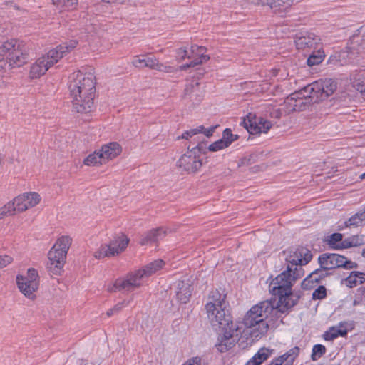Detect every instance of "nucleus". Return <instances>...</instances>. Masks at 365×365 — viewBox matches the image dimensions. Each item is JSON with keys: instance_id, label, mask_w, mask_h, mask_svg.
<instances>
[{"instance_id": "3c124183", "label": "nucleus", "mask_w": 365, "mask_h": 365, "mask_svg": "<svg viewBox=\"0 0 365 365\" xmlns=\"http://www.w3.org/2000/svg\"><path fill=\"white\" fill-rule=\"evenodd\" d=\"M23 279H29V281L31 282H39L38 272L33 268H30L28 269L27 275L23 276Z\"/></svg>"}, {"instance_id": "09e8293b", "label": "nucleus", "mask_w": 365, "mask_h": 365, "mask_svg": "<svg viewBox=\"0 0 365 365\" xmlns=\"http://www.w3.org/2000/svg\"><path fill=\"white\" fill-rule=\"evenodd\" d=\"M238 136L237 135H234L232 133V130L230 128H226L222 133V138L221 140H225L226 143L230 142V145L237 140Z\"/></svg>"}, {"instance_id": "58836bf2", "label": "nucleus", "mask_w": 365, "mask_h": 365, "mask_svg": "<svg viewBox=\"0 0 365 365\" xmlns=\"http://www.w3.org/2000/svg\"><path fill=\"white\" fill-rule=\"evenodd\" d=\"M54 5L65 8L66 9H72L78 4V0H52Z\"/></svg>"}, {"instance_id": "7ed1b4c3", "label": "nucleus", "mask_w": 365, "mask_h": 365, "mask_svg": "<svg viewBox=\"0 0 365 365\" xmlns=\"http://www.w3.org/2000/svg\"><path fill=\"white\" fill-rule=\"evenodd\" d=\"M28 60L29 54L25 46L18 41L11 40L0 46V71L20 67Z\"/></svg>"}, {"instance_id": "f704fd0d", "label": "nucleus", "mask_w": 365, "mask_h": 365, "mask_svg": "<svg viewBox=\"0 0 365 365\" xmlns=\"http://www.w3.org/2000/svg\"><path fill=\"white\" fill-rule=\"evenodd\" d=\"M347 334L346 329H337L334 327L329 329L324 334V339L327 341L333 340L338 336H345Z\"/></svg>"}, {"instance_id": "b1692460", "label": "nucleus", "mask_w": 365, "mask_h": 365, "mask_svg": "<svg viewBox=\"0 0 365 365\" xmlns=\"http://www.w3.org/2000/svg\"><path fill=\"white\" fill-rule=\"evenodd\" d=\"M176 296L179 302L186 304L192 294V289L189 281H179L177 284Z\"/></svg>"}, {"instance_id": "c9c22d12", "label": "nucleus", "mask_w": 365, "mask_h": 365, "mask_svg": "<svg viewBox=\"0 0 365 365\" xmlns=\"http://www.w3.org/2000/svg\"><path fill=\"white\" fill-rule=\"evenodd\" d=\"M317 51H313V53L309 56L307 58V65L309 66H313L319 64L324 58V52L321 51L320 48H317Z\"/></svg>"}, {"instance_id": "9d476101", "label": "nucleus", "mask_w": 365, "mask_h": 365, "mask_svg": "<svg viewBox=\"0 0 365 365\" xmlns=\"http://www.w3.org/2000/svg\"><path fill=\"white\" fill-rule=\"evenodd\" d=\"M284 257L287 267H293L298 269L302 266L308 264L312 259V252L307 248L299 247L296 248H289L282 252Z\"/></svg>"}, {"instance_id": "4d7b16f0", "label": "nucleus", "mask_w": 365, "mask_h": 365, "mask_svg": "<svg viewBox=\"0 0 365 365\" xmlns=\"http://www.w3.org/2000/svg\"><path fill=\"white\" fill-rule=\"evenodd\" d=\"M12 262V258L9 255H0V268L6 267Z\"/></svg>"}, {"instance_id": "6e6552de", "label": "nucleus", "mask_w": 365, "mask_h": 365, "mask_svg": "<svg viewBox=\"0 0 365 365\" xmlns=\"http://www.w3.org/2000/svg\"><path fill=\"white\" fill-rule=\"evenodd\" d=\"M187 149V152L178 160L177 165L188 173H195L202 165L200 153L202 152L205 153L204 148L201 143H198L192 149H190V146H188Z\"/></svg>"}, {"instance_id": "423d86ee", "label": "nucleus", "mask_w": 365, "mask_h": 365, "mask_svg": "<svg viewBox=\"0 0 365 365\" xmlns=\"http://www.w3.org/2000/svg\"><path fill=\"white\" fill-rule=\"evenodd\" d=\"M95 94L96 87L70 93L73 110L81 114L91 113L95 109Z\"/></svg>"}, {"instance_id": "c03bdc74", "label": "nucleus", "mask_w": 365, "mask_h": 365, "mask_svg": "<svg viewBox=\"0 0 365 365\" xmlns=\"http://www.w3.org/2000/svg\"><path fill=\"white\" fill-rule=\"evenodd\" d=\"M343 235L341 233H334L331 235L328 240V244L333 248H336L342 242Z\"/></svg>"}, {"instance_id": "4c0bfd02", "label": "nucleus", "mask_w": 365, "mask_h": 365, "mask_svg": "<svg viewBox=\"0 0 365 365\" xmlns=\"http://www.w3.org/2000/svg\"><path fill=\"white\" fill-rule=\"evenodd\" d=\"M272 353V350L263 347L259 349L253 356L261 364L271 356Z\"/></svg>"}, {"instance_id": "6e6d98bb", "label": "nucleus", "mask_w": 365, "mask_h": 365, "mask_svg": "<svg viewBox=\"0 0 365 365\" xmlns=\"http://www.w3.org/2000/svg\"><path fill=\"white\" fill-rule=\"evenodd\" d=\"M200 57L198 58H196L193 60V64L192 65H200L204 62L207 61L210 59V56L207 55H205L204 52H202L199 54Z\"/></svg>"}, {"instance_id": "c85d7f7f", "label": "nucleus", "mask_w": 365, "mask_h": 365, "mask_svg": "<svg viewBox=\"0 0 365 365\" xmlns=\"http://www.w3.org/2000/svg\"><path fill=\"white\" fill-rule=\"evenodd\" d=\"M165 262L162 259L155 260L139 269L143 277L148 278L157 271L160 270L164 266Z\"/></svg>"}, {"instance_id": "1a4fd4ad", "label": "nucleus", "mask_w": 365, "mask_h": 365, "mask_svg": "<svg viewBox=\"0 0 365 365\" xmlns=\"http://www.w3.org/2000/svg\"><path fill=\"white\" fill-rule=\"evenodd\" d=\"M205 309L212 327L219 328L222 331L237 326V324H233L230 313L225 305L219 309H215L213 305L206 304Z\"/></svg>"}, {"instance_id": "5fc2aeb1", "label": "nucleus", "mask_w": 365, "mask_h": 365, "mask_svg": "<svg viewBox=\"0 0 365 365\" xmlns=\"http://www.w3.org/2000/svg\"><path fill=\"white\" fill-rule=\"evenodd\" d=\"M177 58L179 61H183L186 58H190L191 56H187V51L182 48H180L177 50Z\"/></svg>"}, {"instance_id": "aec40b11", "label": "nucleus", "mask_w": 365, "mask_h": 365, "mask_svg": "<svg viewBox=\"0 0 365 365\" xmlns=\"http://www.w3.org/2000/svg\"><path fill=\"white\" fill-rule=\"evenodd\" d=\"M297 95H299L306 101H309V104H314L320 101L319 97V90L317 87L316 81L313 82L298 91H295Z\"/></svg>"}, {"instance_id": "2f4dec72", "label": "nucleus", "mask_w": 365, "mask_h": 365, "mask_svg": "<svg viewBox=\"0 0 365 365\" xmlns=\"http://www.w3.org/2000/svg\"><path fill=\"white\" fill-rule=\"evenodd\" d=\"M156 61V58L153 56H148L144 58H140L139 56H135L132 64L139 68H149L153 69Z\"/></svg>"}, {"instance_id": "a18cd8bd", "label": "nucleus", "mask_w": 365, "mask_h": 365, "mask_svg": "<svg viewBox=\"0 0 365 365\" xmlns=\"http://www.w3.org/2000/svg\"><path fill=\"white\" fill-rule=\"evenodd\" d=\"M327 297V289L324 286H319L312 293L313 299H322Z\"/></svg>"}, {"instance_id": "dca6fc26", "label": "nucleus", "mask_w": 365, "mask_h": 365, "mask_svg": "<svg viewBox=\"0 0 365 365\" xmlns=\"http://www.w3.org/2000/svg\"><path fill=\"white\" fill-rule=\"evenodd\" d=\"M284 112L290 114L306 110L310 105L296 92L291 93L284 101Z\"/></svg>"}, {"instance_id": "a878e982", "label": "nucleus", "mask_w": 365, "mask_h": 365, "mask_svg": "<svg viewBox=\"0 0 365 365\" xmlns=\"http://www.w3.org/2000/svg\"><path fill=\"white\" fill-rule=\"evenodd\" d=\"M215 130V127H211L208 129L205 128L203 125H200L196 128L191 129L190 130H187L182 134V135L178 136L177 140L180 139H185L188 140L190 138L197 135L199 133H203L207 137H210L212 135Z\"/></svg>"}, {"instance_id": "ea45409f", "label": "nucleus", "mask_w": 365, "mask_h": 365, "mask_svg": "<svg viewBox=\"0 0 365 365\" xmlns=\"http://www.w3.org/2000/svg\"><path fill=\"white\" fill-rule=\"evenodd\" d=\"M326 353V347L322 344H316L313 346L311 358L313 361L318 360Z\"/></svg>"}, {"instance_id": "5701e85b", "label": "nucleus", "mask_w": 365, "mask_h": 365, "mask_svg": "<svg viewBox=\"0 0 365 365\" xmlns=\"http://www.w3.org/2000/svg\"><path fill=\"white\" fill-rule=\"evenodd\" d=\"M104 163L118 156L122 152L121 146L116 142L103 145L99 150Z\"/></svg>"}, {"instance_id": "49530a36", "label": "nucleus", "mask_w": 365, "mask_h": 365, "mask_svg": "<svg viewBox=\"0 0 365 365\" xmlns=\"http://www.w3.org/2000/svg\"><path fill=\"white\" fill-rule=\"evenodd\" d=\"M299 354V348L294 346L285 353L286 357L289 358V364L292 365L293 362Z\"/></svg>"}, {"instance_id": "a211bd4d", "label": "nucleus", "mask_w": 365, "mask_h": 365, "mask_svg": "<svg viewBox=\"0 0 365 365\" xmlns=\"http://www.w3.org/2000/svg\"><path fill=\"white\" fill-rule=\"evenodd\" d=\"M16 283L20 292L28 299L34 300L36 297V292L39 287V282H31L27 279H23V276L16 277Z\"/></svg>"}, {"instance_id": "2eb2a0df", "label": "nucleus", "mask_w": 365, "mask_h": 365, "mask_svg": "<svg viewBox=\"0 0 365 365\" xmlns=\"http://www.w3.org/2000/svg\"><path fill=\"white\" fill-rule=\"evenodd\" d=\"M294 43L298 50L317 49L320 44L321 38L309 31H302L296 34Z\"/></svg>"}, {"instance_id": "7c9ffc66", "label": "nucleus", "mask_w": 365, "mask_h": 365, "mask_svg": "<svg viewBox=\"0 0 365 365\" xmlns=\"http://www.w3.org/2000/svg\"><path fill=\"white\" fill-rule=\"evenodd\" d=\"M347 286L349 287H356L357 284H361L365 282V273L352 271L345 279Z\"/></svg>"}, {"instance_id": "cd10ccee", "label": "nucleus", "mask_w": 365, "mask_h": 365, "mask_svg": "<svg viewBox=\"0 0 365 365\" xmlns=\"http://www.w3.org/2000/svg\"><path fill=\"white\" fill-rule=\"evenodd\" d=\"M344 227L349 228H356L365 225V210L356 212L344 222Z\"/></svg>"}, {"instance_id": "13d9d810", "label": "nucleus", "mask_w": 365, "mask_h": 365, "mask_svg": "<svg viewBox=\"0 0 365 365\" xmlns=\"http://www.w3.org/2000/svg\"><path fill=\"white\" fill-rule=\"evenodd\" d=\"M206 51V48L204 46H199L197 45H193L191 46V53L192 55H199L202 52H205Z\"/></svg>"}, {"instance_id": "6ab92c4d", "label": "nucleus", "mask_w": 365, "mask_h": 365, "mask_svg": "<svg viewBox=\"0 0 365 365\" xmlns=\"http://www.w3.org/2000/svg\"><path fill=\"white\" fill-rule=\"evenodd\" d=\"M200 83L196 81H192L185 88L183 98L189 100L193 104L199 103L203 98V91L200 88Z\"/></svg>"}, {"instance_id": "8fccbe9b", "label": "nucleus", "mask_w": 365, "mask_h": 365, "mask_svg": "<svg viewBox=\"0 0 365 365\" xmlns=\"http://www.w3.org/2000/svg\"><path fill=\"white\" fill-rule=\"evenodd\" d=\"M13 205L9 204V202L0 208V220L3 219L4 217L14 215L12 212Z\"/></svg>"}, {"instance_id": "f03ea898", "label": "nucleus", "mask_w": 365, "mask_h": 365, "mask_svg": "<svg viewBox=\"0 0 365 365\" xmlns=\"http://www.w3.org/2000/svg\"><path fill=\"white\" fill-rule=\"evenodd\" d=\"M274 309H276L274 301L260 302L247 311L239 325L251 329L249 332L251 340H257L267 332L269 324L265 319Z\"/></svg>"}, {"instance_id": "ddd939ff", "label": "nucleus", "mask_w": 365, "mask_h": 365, "mask_svg": "<svg viewBox=\"0 0 365 365\" xmlns=\"http://www.w3.org/2000/svg\"><path fill=\"white\" fill-rule=\"evenodd\" d=\"M241 125H243L250 134L267 133L272 125L270 121L262 117L257 118L255 114L251 113L244 118Z\"/></svg>"}, {"instance_id": "39448f33", "label": "nucleus", "mask_w": 365, "mask_h": 365, "mask_svg": "<svg viewBox=\"0 0 365 365\" xmlns=\"http://www.w3.org/2000/svg\"><path fill=\"white\" fill-rule=\"evenodd\" d=\"M71 243L72 239L69 236H61L48 252V257L50 262L48 269L54 274L58 275L61 273Z\"/></svg>"}, {"instance_id": "20e7f679", "label": "nucleus", "mask_w": 365, "mask_h": 365, "mask_svg": "<svg viewBox=\"0 0 365 365\" xmlns=\"http://www.w3.org/2000/svg\"><path fill=\"white\" fill-rule=\"evenodd\" d=\"M78 44L76 41H70L59 45L55 49L51 50L46 56L38 58L31 66L30 77L38 78L48 70L54 63H57L63 56L70 52Z\"/></svg>"}, {"instance_id": "f3484780", "label": "nucleus", "mask_w": 365, "mask_h": 365, "mask_svg": "<svg viewBox=\"0 0 365 365\" xmlns=\"http://www.w3.org/2000/svg\"><path fill=\"white\" fill-rule=\"evenodd\" d=\"M344 256L336 253H324L319 255L318 262L323 269L341 268Z\"/></svg>"}, {"instance_id": "412c9836", "label": "nucleus", "mask_w": 365, "mask_h": 365, "mask_svg": "<svg viewBox=\"0 0 365 365\" xmlns=\"http://www.w3.org/2000/svg\"><path fill=\"white\" fill-rule=\"evenodd\" d=\"M316 84L320 101L331 96L336 89V83L331 78L317 81Z\"/></svg>"}, {"instance_id": "72a5a7b5", "label": "nucleus", "mask_w": 365, "mask_h": 365, "mask_svg": "<svg viewBox=\"0 0 365 365\" xmlns=\"http://www.w3.org/2000/svg\"><path fill=\"white\" fill-rule=\"evenodd\" d=\"M83 163L88 166H95L98 165H102L104 163L103 158H101V155L100 151H95L94 153L88 155L83 160Z\"/></svg>"}, {"instance_id": "c756f323", "label": "nucleus", "mask_w": 365, "mask_h": 365, "mask_svg": "<svg viewBox=\"0 0 365 365\" xmlns=\"http://www.w3.org/2000/svg\"><path fill=\"white\" fill-rule=\"evenodd\" d=\"M226 295L220 292L218 289L212 290L209 294V302L207 304L213 305L215 309H219L225 305Z\"/></svg>"}, {"instance_id": "473e14b6", "label": "nucleus", "mask_w": 365, "mask_h": 365, "mask_svg": "<svg viewBox=\"0 0 365 365\" xmlns=\"http://www.w3.org/2000/svg\"><path fill=\"white\" fill-rule=\"evenodd\" d=\"M9 204L13 205L12 212L14 215L15 214V212H21L27 210L25 197L24 195H19L14 198L13 201L9 202Z\"/></svg>"}, {"instance_id": "0eeeda50", "label": "nucleus", "mask_w": 365, "mask_h": 365, "mask_svg": "<svg viewBox=\"0 0 365 365\" xmlns=\"http://www.w3.org/2000/svg\"><path fill=\"white\" fill-rule=\"evenodd\" d=\"M129 241L124 234L116 235L108 244L101 245L94 252L93 256L98 259L118 256L125 250Z\"/></svg>"}, {"instance_id": "37998d69", "label": "nucleus", "mask_w": 365, "mask_h": 365, "mask_svg": "<svg viewBox=\"0 0 365 365\" xmlns=\"http://www.w3.org/2000/svg\"><path fill=\"white\" fill-rule=\"evenodd\" d=\"M328 269H323L321 267L319 269H317L312 272L311 274L315 275L314 278V282L319 283L322 279L329 275L328 272H327Z\"/></svg>"}, {"instance_id": "4468645a", "label": "nucleus", "mask_w": 365, "mask_h": 365, "mask_svg": "<svg viewBox=\"0 0 365 365\" xmlns=\"http://www.w3.org/2000/svg\"><path fill=\"white\" fill-rule=\"evenodd\" d=\"M242 327L237 324V327H231L227 330H222V335L219 339V342L216 344L217 350L220 352H225L232 349L239 336L245 330H242Z\"/></svg>"}, {"instance_id": "f8f14e48", "label": "nucleus", "mask_w": 365, "mask_h": 365, "mask_svg": "<svg viewBox=\"0 0 365 365\" xmlns=\"http://www.w3.org/2000/svg\"><path fill=\"white\" fill-rule=\"evenodd\" d=\"M95 87L96 81L93 73L78 71L69 76L68 90L70 93H76V91H81L86 88H93Z\"/></svg>"}, {"instance_id": "79ce46f5", "label": "nucleus", "mask_w": 365, "mask_h": 365, "mask_svg": "<svg viewBox=\"0 0 365 365\" xmlns=\"http://www.w3.org/2000/svg\"><path fill=\"white\" fill-rule=\"evenodd\" d=\"M230 145V142L226 143L225 140L221 139L215 141L210 144L208 147L210 151L215 152L223 148H227Z\"/></svg>"}, {"instance_id": "f257e3e1", "label": "nucleus", "mask_w": 365, "mask_h": 365, "mask_svg": "<svg viewBox=\"0 0 365 365\" xmlns=\"http://www.w3.org/2000/svg\"><path fill=\"white\" fill-rule=\"evenodd\" d=\"M302 275V268L287 267L285 270L272 279L269 284V291L272 295L279 298L275 305L277 312L282 314L287 313L297 304L300 295L292 292V287Z\"/></svg>"}, {"instance_id": "4be33fe9", "label": "nucleus", "mask_w": 365, "mask_h": 365, "mask_svg": "<svg viewBox=\"0 0 365 365\" xmlns=\"http://www.w3.org/2000/svg\"><path fill=\"white\" fill-rule=\"evenodd\" d=\"M167 230L163 227L152 229L142 235L139 243L141 245H145L149 243H155L165 237Z\"/></svg>"}, {"instance_id": "338daca9", "label": "nucleus", "mask_w": 365, "mask_h": 365, "mask_svg": "<svg viewBox=\"0 0 365 365\" xmlns=\"http://www.w3.org/2000/svg\"><path fill=\"white\" fill-rule=\"evenodd\" d=\"M115 314H116V313L113 310V308H111V309H108L107 311V312H106V314H107L108 317H110V316H112V315H113Z\"/></svg>"}, {"instance_id": "864d4df0", "label": "nucleus", "mask_w": 365, "mask_h": 365, "mask_svg": "<svg viewBox=\"0 0 365 365\" xmlns=\"http://www.w3.org/2000/svg\"><path fill=\"white\" fill-rule=\"evenodd\" d=\"M342 265L341 267L346 269H355L358 267V264L348 260L346 257H344V259L343 260V263L341 264Z\"/></svg>"}, {"instance_id": "bb28decb", "label": "nucleus", "mask_w": 365, "mask_h": 365, "mask_svg": "<svg viewBox=\"0 0 365 365\" xmlns=\"http://www.w3.org/2000/svg\"><path fill=\"white\" fill-rule=\"evenodd\" d=\"M365 244L364 235H353L344 240H343L339 245L336 247V249H347L352 247H357Z\"/></svg>"}, {"instance_id": "603ef678", "label": "nucleus", "mask_w": 365, "mask_h": 365, "mask_svg": "<svg viewBox=\"0 0 365 365\" xmlns=\"http://www.w3.org/2000/svg\"><path fill=\"white\" fill-rule=\"evenodd\" d=\"M270 365H289V358L284 354L274 360Z\"/></svg>"}, {"instance_id": "9b49d317", "label": "nucleus", "mask_w": 365, "mask_h": 365, "mask_svg": "<svg viewBox=\"0 0 365 365\" xmlns=\"http://www.w3.org/2000/svg\"><path fill=\"white\" fill-rule=\"evenodd\" d=\"M145 278L140 270L128 273L124 278H119L115 280L113 286L108 288L109 292L115 290L123 292H131L142 285V280Z\"/></svg>"}, {"instance_id": "393cba45", "label": "nucleus", "mask_w": 365, "mask_h": 365, "mask_svg": "<svg viewBox=\"0 0 365 365\" xmlns=\"http://www.w3.org/2000/svg\"><path fill=\"white\" fill-rule=\"evenodd\" d=\"M351 81L353 87L365 97V69L356 70L351 75Z\"/></svg>"}, {"instance_id": "0e129e2a", "label": "nucleus", "mask_w": 365, "mask_h": 365, "mask_svg": "<svg viewBox=\"0 0 365 365\" xmlns=\"http://www.w3.org/2000/svg\"><path fill=\"white\" fill-rule=\"evenodd\" d=\"M245 365H260L258 361L256 360L254 356H252L246 364Z\"/></svg>"}, {"instance_id": "69168bd1", "label": "nucleus", "mask_w": 365, "mask_h": 365, "mask_svg": "<svg viewBox=\"0 0 365 365\" xmlns=\"http://www.w3.org/2000/svg\"><path fill=\"white\" fill-rule=\"evenodd\" d=\"M192 64H193V61H191L190 63H186V64L181 66L180 67V70H186L189 68L194 67L196 66V65H192Z\"/></svg>"}, {"instance_id": "e433bc0d", "label": "nucleus", "mask_w": 365, "mask_h": 365, "mask_svg": "<svg viewBox=\"0 0 365 365\" xmlns=\"http://www.w3.org/2000/svg\"><path fill=\"white\" fill-rule=\"evenodd\" d=\"M23 195L25 197L27 209L35 207L40 202L41 197L37 192H26Z\"/></svg>"}, {"instance_id": "a19ab883", "label": "nucleus", "mask_w": 365, "mask_h": 365, "mask_svg": "<svg viewBox=\"0 0 365 365\" xmlns=\"http://www.w3.org/2000/svg\"><path fill=\"white\" fill-rule=\"evenodd\" d=\"M153 69L165 73H173L177 71L175 67L160 63L157 58Z\"/></svg>"}, {"instance_id": "bf43d9fd", "label": "nucleus", "mask_w": 365, "mask_h": 365, "mask_svg": "<svg viewBox=\"0 0 365 365\" xmlns=\"http://www.w3.org/2000/svg\"><path fill=\"white\" fill-rule=\"evenodd\" d=\"M182 365H201V359L198 356L188 359Z\"/></svg>"}, {"instance_id": "680f3d73", "label": "nucleus", "mask_w": 365, "mask_h": 365, "mask_svg": "<svg viewBox=\"0 0 365 365\" xmlns=\"http://www.w3.org/2000/svg\"><path fill=\"white\" fill-rule=\"evenodd\" d=\"M126 305V303L125 301L123 302H119L117 304H115L113 308V310L115 311V312L117 314L120 311L122 310V309Z\"/></svg>"}, {"instance_id": "774afa93", "label": "nucleus", "mask_w": 365, "mask_h": 365, "mask_svg": "<svg viewBox=\"0 0 365 365\" xmlns=\"http://www.w3.org/2000/svg\"><path fill=\"white\" fill-rule=\"evenodd\" d=\"M359 33L363 34V41H365V26H361L359 29Z\"/></svg>"}, {"instance_id": "e2e57ef3", "label": "nucleus", "mask_w": 365, "mask_h": 365, "mask_svg": "<svg viewBox=\"0 0 365 365\" xmlns=\"http://www.w3.org/2000/svg\"><path fill=\"white\" fill-rule=\"evenodd\" d=\"M3 4L7 6L12 7L14 9H19V7L17 6V4L13 1H4Z\"/></svg>"}, {"instance_id": "de8ad7c7", "label": "nucleus", "mask_w": 365, "mask_h": 365, "mask_svg": "<svg viewBox=\"0 0 365 365\" xmlns=\"http://www.w3.org/2000/svg\"><path fill=\"white\" fill-rule=\"evenodd\" d=\"M315 275L311 274V273L302 281V287L304 289H311L314 287V284H317L314 282V278Z\"/></svg>"}, {"instance_id": "052dcab7", "label": "nucleus", "mask_w": 365, "mask_h": 365, "mask_svg": "<svg viewBox=\"0 0 365 365\" xmlns=\"http://www.w3.org/2000/svg\"><path fill=\"white\" fill-rule=\"evenodd\" d=\"M269 116L273 118L279 119L282 116V111L279 108H273L269 113Z\"/></svg>"}]
</instances>
